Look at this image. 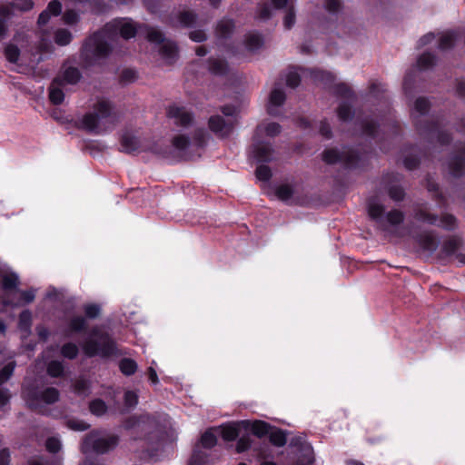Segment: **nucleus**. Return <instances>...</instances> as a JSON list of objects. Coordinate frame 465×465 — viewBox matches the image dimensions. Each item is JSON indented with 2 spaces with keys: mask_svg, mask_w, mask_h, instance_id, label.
Returning <instances> with one entry per match:
<instances>
[{
  "mask_svg": "<svg viewBox=\"0 0 465 465\" xmlns=\"http://www.w3.org/2000/svg\"><path fill=\"white\" fill-rule=\"evenodd\" d=\"M211 70L214 74H222L226 71V64L221 61H213L211 65Z\"/></svg>",
  "mask_w": 465,
  "mask_h": 465,
  "instance_id": "nucleus-53",
  "label": "nucleus"
},
{
  "mask_svg": "<svg viewBox=\"0 0 465 465\" xmlns=\"http://www.w3.org/2000/svg\"><path fill=\"white\" fill-rule=\"evenodd\" d=\"M285 101V94L282 90L275 88L272 91L269 99L268 112L271 114H276V108Z\"/></svg>",
  "mask_w": 465,
  "mask_h": 465,
  "instance_id": "nucleus-10",
  "label": "nucleus"
},
{
  "mask_svg": "<svg viewBox=\"0 0 465 465\" xmlns=\"http://www.w3.org/2000/svg\"><path fill=\"white\" fill-rule=\"evenodd\" d=\"M386 221L391 225L400 224L403 221V214L399 211L390 212L386 216Z\"/></svg>",
  "mask_w": 465,
  "mask_h": 465,
  "instance_id": "nucleus-36",
  "label": "nucleus"
},
{
  "mask_svg": "<svg viewBox=\"0 0 465 465\" xmlns=\"http://www.w3.org/2000/svg\"><path fill=\"white\" fill-rule=\"evenodd\" d=\"M67 425L71 430H78V431L85 430L89 427L88 424L84 423V421L76 420H68Z\"/></svg>",
  "mask_w": 465,
  "mask_h": 465,
  "instance_id": "nucleus-47",
  "label": "nucleus"
},
{
  "mask_svg": "<svg viewBox=\"0 0 465 465\" xmlns=\"http://www.w3.org/2000/svg\"><path fill=\"white\" fill-rule=\"evenodd\" d=\"M463 166V161L459 159H454L450 163V170L454 176H458L461 173Z\"/></svg>",
  "mask_w": 465,
  "mask_h": 465,
  "instance_id": "nucleus-51",
  "label": "nucleus"
},
{
  "mask_svg": "<svg viewBox=\"0 0 465 465\" xmlns=\"http://www.w3.org/2000/svg\"><path fill=\"white\" fill-rule=\"evenodd\" d=\"M144 34L146 39L153 44H163L160 52L163 57H171L173 48L171 43H164L163 34L157 28L147 25H140L138 28L134 24L126 18L115 19L107 24L103 32L94 34L90 37L83 49V55L90 62L96 61L108 55L111 48L105 40V35L116 34L119 32L124 39L134 37L137 32Z\"/></svg>",
  "mask_w": 465,
  "mask_h": 465,
  "instance_id": "nucleus-1",
  "label": "nucleus"
},
{
  "mask_svg": "<svg viewBox=\"0 0 465 465\" xmlns=\"http://www.w3.org/2000/svg\"><path fill=\"white\" fill-rule=\"evenodd\" d=\"M454 43V35L451 33H446L441 35L440 42V48L447 49L452 46Z\"/></svg>",
  "mask_w": 465,
  "mask_h": 465,
  "instance_id": "nucleus-43",
  "label": "nucleus"
},
{
  "mask_svg": "<svg viewBox=\"0 0 465 465\" xmlns=\"http://www.w3.org/2000/svg\"><path fill=\"white\" fill-rule=\"evenodd\" d=\"M251 430L254 435L262 437L269 432V425L264 421L256 420L252 424Z\"/></svg>",
  "mask_w": 465,
  "mask_h": 465,
  "instance_id": "nucleus-28",
  "label": "nucleus"
},
{
  "mask_svg": "<svg viewBox=\"0 0 465 465\" xmlns=\"http://www.w3.org/2000/svg\"><path fill=\"white\" fill-rule=\"evenodd\" d=\"M457 246L458 242L456 240H451L444 244L443 250L446 254L450 255L456 252Z\"/></svg>",
  "mask_w": 465,
  "mask_h": 465,
  "instance_id": "nucleus-55",
  "label": "nucleus"
},
{
  "mask_svg": "<svg viewBox=\"0 0 465 465\" xmlns=\"http://www.w3.org/2000/svg\"><path fill=\"white\" fill-rule=\"evenodd\" d=\"M64 85L60 77H56L49 87V98L54 104H60L64 101V94L62 90Z\"/></svg>",
  "mask_w": 465,
  "mask_h": 465,
  "instance_id": "nucleus-9",
  "label": "nucleus"
},
{
  "mask_svg": "<svg viewBox=\"0 0 465 465\" xmlns=\"http://www.w3.org/2000/svg\"><path fill=\"white\" fill-rule=\"evenodd\" d=\"M180 23L184 26H190L195 22V15L192 12H183L179 15Z\"/></svg>",
  "mask_w": 465,
  "mask_h": 465,
  "instance_id": "nucleus-39",
  "label": "nucleus"
},
{
  "mask_svg": "<svg viewBox=\"0 0 465 465\" xmlns=\"http://www.w3.org/2000/svg\"><path fill=\"white\" fill-rule=\"evenodd\" d=\"M72 40V34L66 29H58L54 34V41L59 45H66Z\"/></svg>",
  "mask_w": 465,
  "mask_h": 465,
  "instance_id": "nucleus-26",
  "label": "nucleus"
},
{
  "mask_svg": "<svg viewBox=\"0 0 465 465\" xmlns=\"http://www.w3.org/2000/svg\"><path fill=\"white\" fill-rule=\"evenodd\" d=\"M262 44V38L257 34H250L246 38V47L251 51L257 50Z\"/></svg>",
  "mask_w": 465,
  "mask_h": 465,
  "instance_id": "nucleus-27",
  "label": "nucleus"
},
{
  "mask_svg": "<svg viewBox=\"0 0 465 465\" xmlns=\"http://www.w3.org/2000/svg\"><path fill=\"white\" fill-rule=\"evenodd\" d=\"M390 197L394 201H401L404 198V191L399 186H392L389 190Z\"/></svg>",
  "mask_w": 465,
  "mask_h": 465,
  "instance_id": "nucleus-46",
  "label": "nucleus"
},
{
  "mask_svg": "<svg viewBox=\"0 0 465 465\" xmlns=\"http://www.w3.org/2000/svg\"><path fill=\"white\" fill-rule=\"evenodd\" d=\"M326 9L330 12H335L340 9L341 3L339 0H326Z\"/></svg>",
  "mask_w": 465,
  "mask_h": 465,
  "instance_id": "nucleus-59",
  "label": "nucleus"
},
{
  "mask_svg": "<svg viewBox=\"0 0 465 465\" xmlns=\"http://www.w3.org/2000/svg\"><path fill=\"white\" fill-rule=\"evenodd\" d=\"M322 159L327 163H335L341 160V157L337 150L328 149L323 152Z\"/></svg>",
  "mask_w": 465,
  "mask_h": 465,
  "instance_id": "nucleus-32",
  "label": "nucleus"
},
{
  "mask_svg": "<svg viewBox=\"0 0 465 465\" xmlns=\"http://www.w3.org/2000/svg\"><path fill=\"white\" fill-rule=\"evenodd\" d=\"M430 107V103L424 98H419L416 100L414 109L419 114H425Z\"/></svg>",
  "mask_w": 465,
  "mask_h": 465,
  "instance_id": "nucleus-45",
  "label": "nucleus"
},
{
  "mask_svg": "<svg viewBox=\"0 0 465 465\" xmlns=\"http://www.w3.org/2000/svg\"><path fill=\"white\" fill-rule=\"evenodd\" d=\"M272 175L271 170L266 165H260L256 169V177L261 181H268Z\"/></svg>",
  "mask_w": 465,
  "mask_h": 465,
  "instance_id": "nucleus-41",
  "label": "nucleus"
},
{
  "mask_svg": "<svg viewBox=\"0 0 465 465\" xmlns=\"http://www.w3.org/2000/svg\"><path fill=\"white\" fill-rule=\"evenodd\" d=\"M139 147L140 142L136 136L129 133L123 135L121 140V148L123 152L131 153L137 151Z\"/></svg>",
  "mask_w": 465,
  "mask_h": 465,
  "instance_id": "nucleus-11",
  "label": "nucleus"
},
{
  "mask_svg": "<svg viewBox=\"0 0 465 465\" xmlns=\"http://www.w3.org/2000/svg\"><path fill=\"white\" fill-rule=\"evenodd\" d=\"M272 149L267 143H257L254 145L253 153L254 157L261 162H265L271 159Z\"/></svg>",
  "mask_w": 465,
  "mask_h": 465,
  "instance_id": "nucleus-12",
  "label": "nucleus"
},
{
  "mask_svg": "<svg viewBox=\"0 0 465 465\" xmlns=\"http://www.w3.org/2000/svg\"><path fill=\"white\" fill-rule=\"evenodd\" d=\"M92 334L93 336L98 337L99 341L89 339L85 341L83 349L87 356L93 357L97 354L108 356L114 352V342L108 334L100 333V331L96 328L92 331Z\"/></svg>",
  "mask_w": 465,
  "mask_h": 465,
  "instance_id": "nucleus-4",
  "label": "nucleus"
},
{
  "mask_svg": "<svg viewBox=\"0 0 465 465\" xmlns=\"http://www.w3.org/2000/svg\"><path fill=\"white\" fill-rule=\"evenodd\" d=\"M46 449L52 453L58 452L61 450V441L56 438H49L45 443Z\"/></svg>",
  "mask_w": 465,
  "mask_h": 465,
  "instance_id": "nucleus-40",
  "label": "nucleus"
},
{
  "mask_svg": "<svg viewBox=\"0 0 465 465\" xmlns=\"http://www.w3.org/2000/svg\"><path fill=\"white\" fill-rule=\"evenodd\" d=\"M122 77L125 81H132L135 78V73L132 70H124L123 72Z\"/></svg>",
  "mask_w": 465,
  "mask_h": 465,
  "instance_id": "nucleus-64",
  "label": "nucleus"
},
{
  "mask_svg": "<svg viewBox=\"0 0 465 465\" xmlns=\"http://www.w3.org/2000/svg\"><path fill=\"white\" fill-rule=\"evenodd\" d=\"M417 64L420 69H427L434 64V56L430 54H423L419 57Z\"/></svg>",
  "mask_w": 465,
  "mask_h": 465,
  "instance_id": "nucleus-35",
  "label": "nucleus"
},
{
  "mask_svg": "<svg viewBox=\"0 0 465 465\" xmlns=\"http://www.w3.org/2000/svg\"><path fill=\"white\" fill-rule=\"evenodd\" d=\"M193 121L192 114L184 108L176 110V125L189 126Z\"/></svg>",
  "mask_w": 465,
  "mask_h": 465,
  "instance_id": "nucleus-17",
  "label": "nucleus"
},
{
  "mask_svg": "<svg viewBox=\"0 0 465 465\" xmlns=\"http://www.w3.org/2000/svg\"><path fill=\"white\" fill-rule=\"evenodd\" d=\"M234 29V24L232 20L223 19L216 27L217 35L220 37H227Z\"/></svg>",
  "mask_w": 465,
  "mask_h": 465,
  "instance_id": "nucleus-16",
  "label": "nucleus"
},
{
  "mask_svg": "<svg viewBox=\"0 0 465 465\" xmlns=\"http://www.w3.org/2000/svg\"><path fill=\"white\" fill-rule=\"evenodd\" d=\"M61 10H62V5L59 1H57V0L51 1L48 4L46 9L44 10L40 14L39 18H38V24L40 25H45L48 22V20L50 19L51 15H58L61 13Z\"/></svg>",
  "mask_w": 465,
  "mask_h": 465,
  "instance_id": "nucleus-8",
  "label": "nucleus"
},
{
  "mask_svg": "<svg viewBox=\"0 0 465 465\" xmlns=\"http://www.w3.org/2000/svg\"><path fill=\"white\" fill-rule=\"evenodd\" d=\"M237 424H229L222 427V437L224 440L232 441L238 436Z\"/></svg>",
  "mask_w": 465,
  "mask_h": 465,
  "instance_id": "nucleus-20",
  "label": "nucleus"
},
{
  "mask_svg": "<svg viewBox=\"0 0 465 465\" xmlns=\"http://www.w3.org/2000/svg\"><path fill=\"white\" fill-rule=\"evenodd\" d=\"M14 369L15 364L10 362L0 371V385L5 382L12 376Z\"/></svg>",
  "mask_w": 465,
  "mask_h": 465,
  "instance_id": "nucleus-38",
  "label": "nucleus"
},
{
  "mask_svg": "<svg viewBox=\"0 0 465 465\" xmlns=\"http://www.w3.org/2000/svg\"><path fill=\"white\" fill-rule=\"evenodd\" d=\"M10 460V452L6 449L0 450V465H8Z\"/></svg>",
  "mask_w": 465,
  "mask_h": 465,
  "instance_id": "nucleus-62",
  "label": "nucleus"
},
{
  "mask_svg": "<svg viewBox=\"0 0 465 465\" xmlns=\"http://www.w3.org/2000/svg\"><path fill=\"white\" fill-rule=\"evenodd\" d=\"M281 132V126L276 123L268 124L265 126H260L257 133L260 135L275 136Z\"/></svg>",
  "mask_w": 465,
  "mask_h": 465,
  "instance_id": "nucleus-19",
  "label": "nucleus"
},
{
  "mask_svg": "<svg viewBox=\"0 0 465 465\" xmlns=\"http://www.w3.org/2000/svg\"><path fill=\"white\" fill-rule=\"evenodd\" d=\"M63 19L65 24L73 25L77 22L78 15L73 10H68L64 14Z\"/></svg>",
  "mask_w": 465,
  "mask_h": 465,
  "instance_id": "nucleus-52",
  "label": "nucleus"
},
{
  "mask_svg": "<svg viewBox=\"0 0 465 465\" xmlns=\"http://www.w3.org/2000/svg\"><path fill=\"white\" fill-rule=\"evenodd\" d=\"M32 315L29 311H24L19 317V326L21 329L27 331L31 325Z\"/></svg>",
  "mask_w": 465,
  "mask_h": 465,
  "instance_id": "nucleus-37",
  "label": "nucleus"
},
{
  "mask_svg": "<svg viewBox=\"0 0 465 465\" xmlns=\"http://www.w3.org/2000/svg\"><path fill=\"white\" fill-rule=\"evenodd\" d=\"M217 443V438L212 430H207L201 438V444L203 448L211 449Z\"/></svg>",
  "mask_w": 465,
  "mask_h": 465,
  "instance_id": "nucleus-29",
  "label": "nucleus"
},
{
  "mask_svg": "<svg viewBox=\"0 0 465 465\" xmlns=\"http://www.w3.org/2000/svg\"><path fill=\"white\" fill-rule=\"evenodd\" d=\"M17 282H18V277L15 274L5 275L3 278V287L5 290L12 289V288L15 287L17 285Z\"/></svg>",
  "mask_w": 465,
  "mask_h": 465,
  "instance_id": "nucleus-44",
  "label": "nucleus"
},
{
  "mask_svg": "<svg viewBox=\"0 0 465 465\" xmlns=\"http://www.w3.org/2000/svg\"><path fill=\"white\" fill-rule=\"evenodd\" d=\"M190 38L194 42H203L206 39V35L203 30H195L190 33Z\"/></svg>",
  "mask_w": 465,
  "mask_h": 465,
  "instance_id": "nucleus-57",
  "label": "nucleus"
},
{
  "mask_svg": "<svg viewBox=\"0 0 465 465\" xmlns=\"http://www.w3.org/2000/svg\"><path fill=\"white\" fill-rule=\"evenodd\" d=\"M208 124L210 130L220 137L229 135L232 130V124L225 123L219 115L210 117Z\"/></svg>",
  "mask_w": 465,
  "mask_h": 465,
  "instance_id": "nucleus-7",
  "label": "nucleus"
},
{
  "mask_svg": "<svg viewBox=\"0 0 465 465\" xmlns=\"http://www.w3.org/2000/svg\"><path fill=\"white\" fill-rule=\"evenodd\" d=\"M383 211H384V208L382 205H381L375 200H370V202L368 203V213L371 218H372V219L381 218Z\"/></svg>",
  "mask_w": 465,
  "mask_h": 465,
  "instance_id": "nucleus-25",
  "label": "nucleus"
},
{
  "mask_svg": "<svg viewBox=\"0 0 465 465\" xmlns=\"http://www.w3.org/2000/svg\"><path fill=\"white\" fill-rule=\"evenodd\" d=\"M118 444V437L110 435L106 437H100L97 432H91L87 434L81 446L84 453L91 451L104 454L113 449Z\"/></svg>",
  "mask_w": 465,
  "mask_h": 465,
  "instance_id": "nucleus-5",
  "label": "nucleus"
},
{
  "mask_svg": "<svg viewBox=\"0 0 465 465\" xmlns=\"http://www.w3.org/2000/svg\"><path fill=\"white\" fill-rule=\"evenodd\" d=\"M338 116L342 121H347L351 117V111L350 106L342 104L338 109Z\"/></svg>",
  "mask_w": 465,
  "mask_h": 465,
  "instance_id": "nucleus-48",
  "label": "nucleus"
},
{
  "mask_svg": "<svg viewBox=\"0 0 465 465\" xmlns=\"http://www.w3.org/2000/svg\"><path fill=\"white\" fill-rule=\"evenodd\" d=\"M420 246L428 252H433L438 247V241L431 234H424L420 239Z\"/></svg>",
  "mask_w": 465,
  "mask_h": 465,
  "instance_id": "nucleus-18",
  "label": "nucleus"
},
{
  "mask_svg": "<svg viewBox=\"0 0 465 465\" xmlns=\"http://www.w3.org/2000/svg\"><path fill=\"white\" fill-rule=\"evenodd\" d=\"M59 391L54 387H48L41 391H28L25 394V399L28 406L31 409L36 410L40 404H52L59 400Z\"/></svg>",
  "mask_w": 465,
  "mask_h": 465,
  "instance_id": "nucleus-6",
  "label": "nucleus"
},
{
  "mask_svg": "<svg viewBox=\"0 0 465 465\" xmlns=\"http://www.w3.org/2000/svg\"><path fill=\"white\" fill-rule=\"evenodd\" d=\"M59 77L62 80L63 85H64V84H74L80 80L81 74L77 68L68 67Z\"/></svg>",
  "mask_w": 465,
  "mask_h": 465,
  "instance_id": "nucleus-14",
  "label": "nucleus"
},
{
  "mask_svg": "<svg viewBox=\"0 0 465 465\" xmlns=\"http://www.w3.org/2000/svg\"><path fill=\"white\" fill-rule=\"evenodd\" d=\"M294 22H295V15H294L293 10H292V6L290 5L288 8L287 14L284 17V22H283L284 26L287 29H290L294 25Z\"/></svg>",
  "mask_w": 465,
  "mask_h": 465,
  "instance_id": "nucleus-50",
  "label": "nucleus"
},
{
  "mask_svg": "<svg viewBox=\"0 0 465 465\" xmlns=\"http://www.w3.org/2000/svg\"><path fill=\"white\" fill-rule=\"evenodd\" d=\"M270 440L273 445L282 447L286 443V437L283 431L277 430L270 433Z\"/></svg>",
  "mask_w": 465,
  "mask_h": 465,
  "instance_id": "nucleus-31",
  "label": "nucleus"
},
{
  "mask_svg": "<svg viewBox=\"0 0 465 465\" xmlns=\"http://www.w3.org/2000/svg\"><path fill=\"white\" fill-rule=\"evenodd\" d=\"M21 295H22V298L24 299V301L27 303L32 302L35 296L34 290L22 292Z\"/></svg>",
  "mask_w": 465,
  "mask_h": 465,
  "instance_id": "nucleus-63",
  "label": "nucleus"
},
{
  "mask_svg": "<svg viewBox=\"0 0 465 465\" xmlns=\"http://www.w3.org/2000/svg\"><path fill=\"white\" fill-rule=\"evenodd\" d=\"M5 55L10 63L15 64L20 56V49L16 45L9 44L5 48Z\"/></svg>",
  "mask_w": 465,
  "mask_h": 465,
  "instance_id": "nucleus-24",
  "label": "nucleus"
},
{
  "mask_svg": "<svg viewBox=\"0 0 465 465\" xmlns=\"http://www.w3.org/2000/svg\"><path fill=\"white\" fill-rule=\"evenodd\" d=\"M90 411L92 413L100 416L106 411V405L101 400H95L90 403Z\"/></svg>",
  "mask_w": 465,
  "mask_h": 465,
  "instance_id": "nucleus-34",
  "label": "nucleus"
},
{
  "mask_svg": "<svg viewBox=\"0 0 465 465\" xmlns=\"http://www.w3.org/2000/svg\"><path fill=\"white\" fill-rule=\"evenodd\" d=\"M46 372L50 377L59 378L64 375V365L62 361L54 360L47 363Z\"/></svg>",
  "mask_w": 465,
  "mask_h": 465,
  "instance_id": "nucleus-13",
  "label": "nucleus"
},
{
  "mask_svg": "<svg viewBox=\"0 0 465 465\" xmlns=\"http://www.w3.org/2000/svg\"><path fill=\"white\" fill-rule=\"evenodd\" d=\"M124 401L126 406L134 407L138 402V396L134 391H128L124 394Z\"/></svg>",
  "mask_w": 465,
  "mask_h": 465,
  "instance_id": "nucleus-49",
  "label": "nucleus"
},
{
  "mask_svg": "<svg viewBox=\"0 0 465 465\" xmlns=\"http://www.w3.org/2000/svg\"><path fill=\"white\" fill-rule=\"evenodd\" d=\"M11 6L14 10L26 12L33 8L34 3L32 0H14Z\"/></svg>",
  "mask_w": 465,
  "mask_h": 465,
  "instance_id": "nucleus-30",
  "label": "nucleus"
},
{
  "mask_svg": "<svg viewBox=\"0 0 465 465\" xmlns=\"http://www.w3.org/2000/svg\"><path fill=\"white\" fill-rule=\"evenodd\" d=\"M101 308L97 304H87L84 306V312L88 318L94 319L99 316Z\"/></svg>",
  "mask_w": 465,
  "mask_h": 465,
  "instance_id": "nucleus-42",
  "label": "nucleus"
},
{
  "mask_svg": "<svg viewBox=\"0 0 465 465\" xmlns=\"http://www.w3.org/2000/svg\"><path fill=\"white\" fill-rule=\"evenodd\" d=\"M119 368L124 375H132L136 371L137 364L132 359H123L119 363Z\"/></svg>",
  "mask_w": 465,
  "mask_h": 465,
  "instance_id": "nucleus-23",
  "label": "nucleus"
},
{
  "mask_svg": "<svg viewBox=\"0 0 465 465\" xmlns=\"http://www.w3.org/2000/svg\"><path fill=\"white\" fill-rule=\"evenodd\" d=\"M173 144V138H171L167 143L164 140H158L154 144L150 147V150L155 153L165 155L172 151Z\"/></svg>",
  "mask_w": 465,
  "mask_h": 465,
  "instance_id": "nucleus-15",
  "label": "nucleus"
},
{
  "mask_svg": "<svg viewBox=\"0 0 465 465\" xmlns=\"http://www.w3.org/2000/svg\"><path fill=\"white\" fill-rule=\"evenodd\" d=\"M294 193V190L292 185L290 184H282L279 187H277L275 191V194L278 197V199L282 201H287L292 197Z\"/></svg>",
  "mask_w": 465,
  "mask_h": 465,
  "instance_id": "nucleus-21",
  "label": "nucleus"
},
{
  "mask_svg": "<svg viewBox=\"0 0 465 465\" xmlns=\"http://www.w3.org/2000/svg\"><path fill=\"white\" fill-rule=\"evenodd\" d=\"M300 76L297 73H290L288 75H287V79H286V84L287 85H289L290 87H296L299 85L300 84Z\"/></svg>",
  "mask_w": 465,
  "mask_h": 465,
  "instance_id": "nucleus-54",
  "label": "nucleus"
},
{
  "mask_svg": "<svg viewBox=\"0 0 465 465\" xmlns=\"http://www.w3.org/2000/svg\"><path fill=\"white\" fill-rule=\"evenodd\" d=\"M456 220L452 215H446L441 219V225L450 229L455 225Z\"/></svg>",
  "mask_w": 465,
  "mask_h": 465,
  "instance_id": "nucleus-60",
  "label": "nucleus"
},
{
  "mask_svg": "<svg viewBox=\"0 0 465 465\" xmlns=\"http://www.w3.org/2000/svg\"><path fill=\"white\" fill-rule=\"evenodd\" d=\"M10 399V393L9 391L6 389H1L0 390V409H2L4 406H5Z\"/></svg>",
  "mask_w": 465,
  "mask_h": 465,
  "instance_id": "nucleus-58",
  "label": "nucleus"
},
{
  "mask_svg": "<svg viewBox=\"0 0 465 465\" xmlns=\"http://www.w3.org/2000/svg\"><path fill=\"white\" fill-rule=\"evenodd\" d=\"M78 347L73 342H67L61 348V354L69 360H74L78 355Z\"/></svg>",
  "mask_w": 465,
  "mask_h": 465,
  "instance_id": "nucleus-22",
  "label": "nucleus"
},
{
  "mask_svg": "<svg viewBox=\"0 0 465 465\" xmlns=\"http://www.w3.org/2000/svg\"><path fill=\"white\" fill-rule=\"evenodd\" d=\"M250 447V441L247 439H240L236 445V450L237 452H243L246 450H248Z\"/></svg>",
  "mask_w": 465,
  "mask_h": 465,
  "instance_id": "nucleus-61",
  "label": "nucleus"
},
{
  "mask_svg": "<svg viewBox=\"0 0 465 465\" xmlns=\"http://www.w3.org/2000/svg\"><path fill=\"white\" fill-rule=\"evenodd\" d=\"M89 387L87 381L85 380H78L74 384V391L78 393H84Z\"/></svg>",
  "mask_w": 465,
  "mask_h": 465,
  "instance_id": "nucleus-56",
  "label": "nucleus"
},
{
  "mask_svg": "<svg viewBox=\"0 0 465 465\" xmlns=\"http://www.w3.org/2000/svg\"><path fill=\"white\" fill-rule=\"evenodd\" d=\"M209 139V134L203 130L196 131L193 143H191L184 134H176V160L192 159Z\"/></svg>",
  "mask_w": 465,
  "mask_h": 465,
  "instance_id": "nucleus-3",
  "label": "nucleus"
},
{
  "mask_svg": "<svg viewBox=\"0 0 465 465\" xmlns=\"http://www.w3.org/2000/svg\"><path fill=\"white\" fill-rule=\"evenodd\" d=\"M86 322L84 317L77 316L74 317L69 323L71 331H80L85 328Z\"/></svg>",
  "mask_w": 465,
  "mask_h": 465,
  "instance_id": "nucleus-33",
  "label": "nucleus"
},
{
  "mask_svg": "<svg viewBox=\"0 0 465 465\" xmlns=\"http://www.w3.org/2000/svg\"><path fill=\"white\" fill-rule=\"evenodd\" d=\"M115 124V117L112 114V107L109 102L98 101L93 112L84 114L81 120V128L99 134L112 128Z\"/></svg>",
  "mask_w": 465,
  "mask_h": 465,
  "instance_id": "nucleus-2",
  "label": "nucleus"
}]
</instances>
